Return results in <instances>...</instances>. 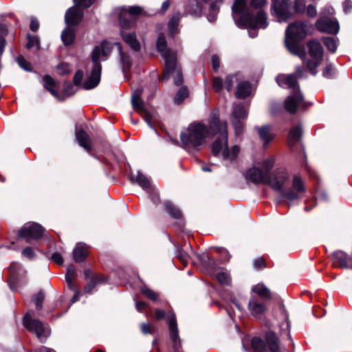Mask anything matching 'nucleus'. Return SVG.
I'll list each match as a JSON object with an SVG mask.
<instances>
[{"mask_svg": "<svg viewBox=\"0 0 352 352\" xmlns=\"http://www.w3.org/2000/svg\"><path fill=\"white\" fill-rule=\"evenodd\" d=\"M217 135L216 140L211 145L214 156L220 153L224 160H234L240 151L235 145L228 149V125L226 122H221L217 113H212L208 120V126L201 122H193L180 133V140L186 148H197L206 143L207 138Z\"/></svg>", "mask_w": 352, "mask_h": 352, "instance_id": "obj_1", "label": "nucleus"}, {"mask_svg": "<svg viewBox=\"0 0 352 352\" xmlns=\"http://www.w3.org/2000/svg\"><path fill=\"white\" fill-rule=\"evenodd\" d=\"M266 0H235L232 9L237 25H250L253 28H266L267 16L263 10Z\"/></svg>", "mask_w": 352, "mask_h": 352, "instance_id": "obj_2", "label": "nucleus"}, {"mask_svg": "<svg viewBox=\"0 0 352 352\" xmlns=\"http://www.w3.org/2000/svg\"><path fill=\"white\" fill-rule=\"evenodd\" d=\"M288 179L287 170L285 168L280 167L268 175L267 184L274 190L280 192L281 196L289 201L300 199L301 195L306 190L302 179L299 176L295 175L292 180V187L284 190L283 187Z\"/></svg>", "mask_w": 352, "mask_h": 352, "instance_id": "obj_3", "label": "nucleus"}, {"mask_svg": "<svg viewBox=\"0 0 352 352\" xmlns=\"http://www.w3.org/2000/svg\"><path fill=\"white\" fill-rule=\"evenodd\" d=\"M313 30V25L307 21H298L290 23L285 31V43L287 50L293 54L305 60V49L299 41L305 39Z\"/></svg>", "mask_w": 352, "mask_h": 352, "instance_id": "obj_4", "label": "nucleus"}, {"mask_svg": "<svg viewBox=\"0 0 352 352\" xmlns=\"http://www.w3.org/2000/svg\"><path fill=\"white\" fill-rule=\"evenodd\" d=\"M276 80L279 86L292 89V92L285 101V109L290 113H294L298 108L305 109L311 104L304 101L294 74H279Z\"/></svg>", "mask_w": 352, "mask_h": 352, "instance_id": "obj_5", "label": "nucleus"}, {"mask_svg": "<svg viewBox=\"0 0 352 352\" xmlns=\"http://www.w3.org/2000/svg\"><path fill=\"white\" fill-rule=\"evenodd\" d=\"M112 50L111 43L104 41L94 47L92 52L93 65L88 78L82 85L85 89H91L96 87L100 81L102 65L100 60H105Z\"/></svg>", "mask_w": 352, "mask_h": 352, "instance_id": "obj_6", "label": "nucleus"}, {"mask_svg": "<svg viewBox=\"0 0 352 352\" xmlns=\"http://www.w3.org/2000/svg\"><path fill=\"white\" fill-rule=\"evenodd\" d=\"M309 54L311 57L307 63V67L314 76L316 74L315 69L321 64L323 60V47L317 40H311L307 43Z\"/></svg>", "mask_w": 352, "mask_h": 352, "instance_id": "obj_7", "label": "nucleus"}, {"mask_svg": "<svg viewBox=\"0 0 352 352\" xmlns=\"http://www.w3.org/2000/svg\"><path fill=\"white\" fill-rule=\"evenodd\" d=\"M142 12L140 6H131L128 8L125 7L118 8L114 13L118 17L119 24L122 29L129 28L132 24V19Z\"/></svg>", "mask_w": 352, "mask_h": 352, "instance_id": "obj_8", "label": "nucleus"}, {"mask_svg": "<svg viewBox=\"0 0 352 352\" xmlns=\"http://www.w3.org/2000/svg\"><path fill=\"white\" fill-rule=\"evenodd\" d=\"M10 276L8 280V285L12 292H16L18 288L25 283L23 278L25 276V271L18 262H13L9 266Z\"/></svg>", "mask_w": 352, "mask_h": 352, "instance_id": "obj_9", "label": "nucleus"}, {"mask_svg": "<svg viewBox=\"0 0 352 352\" xmlns=\"http://www.w3.org/2000/svg\"><path fill=\"white\" fill-rule=\"evenodd\" d=\"M23 324L30 331L36 333L37 338L41 342H45L50 335L49 330L38 320H32L29 314L23 318Z\"/></svg>", "mask_w": 352, "mask_h": 352, "instance_id": "obj_10", "label": "nucleus"}, {"mask_svg": "<svg viewBox=\"0 0 352 352\" xmlns=\"http://www.w3.org/2000/svg\"><path fill=\"white\" fill-rule=\"evenodd\" d=\"M44 229L37 223H32L25 225L19 231L18 236L20 238L25 239L27 243L31 240H37L42 237Z\"/></svg>", "mask_w": 352, "mask_h": 352, "instance_id": "obj_11", "label": "nucleus"}, {"mask_svg": "<svg viewBox=\"0 0 352 352\" xmlns=\"http://www.w3.org/2000/svg\"><path fill=\"white\" fill-rule=\"evenodd\" d=\"M142 91L141 89H136L131 96V104L134 109H135L146 122L148 125L153 129L155 128L151 123L152 116L149 112L145 108L144 102L141 99Z\"/></svg>", "mask_w": 352, "mask_h": 352, "instance_id": "obj_12", "label": "nucleus"}, {"mask_svg": "<svg viewBox=\"0 0 352 352\" xmlns=\"http://www.w3.org/2000/svg\"><path fill=\"white\" fill-rule=\"evenodd\" d=\"M167 318L169 327V336L173 342L174 351L179 352L182 349V342L179 336L175 315L173 313H170L168 314Z\"/></svg>", "mask_w": 352, "mask_h": 352, "instance_id": "obj_13", "label": "nucleus"}, {"mask_svg": "<svg viewBox=\"0 0 352 352\" xmlns=\"http://www.w3.org/2000/svg\"><path fill=\"white\" fill-rule=\"evenodd\" d=\"M157 51L162 54L164 58L165 63H167V68H173L174 65V59H175L176 54L166 48V38L163 34L158 36L156 43Z\"/></svg>", "mask_w": 352, "mask_h": 352, "instance_id": "obj_14", "label": "nucleus"}, {"mask_svg": "<svg viewBox=\"0 0 352 352\" xmlns=\"http://www.w3.org/2000/svg\"><path fill=\"white\" fill-rule=\"evenodd\" d=\"M289 0H283L281 2L274 1L272 6V14L278 18L279 22L286 21L292 16L289 10Z\"/></svg>", "mask_w": 352, "mask_h": 352, "instance_id": "obj_15", "label": "nucleus"}, {"mask_svg": "<svg viewBox=\"0 0 352 352\" xmlns=\"http://www.w3.org/2000/svg\"><path fill=\"white\" fill-rule=\"evenodd\" d=\"M316 27L320 32L332 34H336L339 31L338 21L336 19H330L327 16L318 19L316 23Z\"/></svg>", "mask_w": 352, "mask_h": 352, "instance_id": "obj_16", "label": "nucleus"}, {"mask_svg": "<svg viewBox=\"0 0 352 352\" xmlns=\"http://www.w3.org/2000/svg\"><path fill=\"white\" fill-rule=\"evenodd\" d=\"M243 175L248 184L252 182L254 184L261 183L267 184L268 175L259 168L253 167L249 168Z\"/></svg>", "mask_w": 352, "mask_h": 352, "instance_id": "obj_17", "label": "nucleus"}, {"mask_svg": "<svg viewBox=\"0 0 352 352\" xmlns=\"http://www.w3.org/2000/svg\"><path fill=\"white\" fill-rule=\"evenodd\" d=\"M232 116L235 132L236 134H239L242 131L241 120L245 119L248 117V111L242 104H238L234 107Z\"/></svg>", "mask_w": 352, "mask_h": 352, "instance_id": "obj_18", "label": "nucleus"}, {"mask_svg": "<svg viewBox=\"0 0 352 352\" xmlns=\"http://www.w3.org/2000/svg\"><path fill=\"white\" fill-rule=\"evenodd\" d=\"M331 256L333 266L344 269H352V258L343 251H335Z\"/></svg>", "mask_w": 352, "mask_h": 352, "instance_id": "obj_19", "label": "nucleus"}, {"mask_svg": "<svg viewBox=\"0 0 352 352\" xmlns=\"http://www.w3.org/2000/svg\"><path fill=\"white\" fill-rule=\"evenodd\" d=\"M248 309L254 318H261L266 311V305L261 299L251 296L248 302Z\"/></svg>", "mask_w": 352, "mask_h": 352, "instance_id": "obj_20", "label": "nucleus"}, {"mask_svg": "<svg viewBox=\"0 0 352 352\" xmlns=\"http://www.w3.org/2000/svg\"><path fill=\"white\" fill-rule=\"evenodd\" d=\"M83 17V12L80 10L72 7L66 12L65 16V21L67 27H73L77 25Z\"/></svg>", "mask_w": 352, "mask_h": 352, "instance_id": "obj_21", "label": "nucleus"}, {"mask_svg": "<svg viewBox=\"0 0 352 352\" xmlns=\"http://www.w3.org/2000/svg\"><path fill=\"white\" fill-rule=\"evenodd\" d=\"M173 75L174 83L176 85H180L183 82V76L181 68L177 65V58L174 59V65L173 68L168 69L167 63H165L164 79H168L170 76Z\"/></svg>", "mask_w": 352, "mask_h": 352, "instance_id": "obj_22", "label": "nucleus"}, {"mask_svg": "<svg viewBox=\"0 0 352 352\" xmlns=\"http://www.w3.org/2000/svg\"><path fill=\"white\" fill-rule=\"evenodd\" d=\"M261 140L263 142L264 146L267 147V144L274 138V134L272 132V126L265 125L261 127H256Z\"/></svg>", "mask_w": 352, "mask_h": 352, "instance_id": "obj_23", "label": "nucleus"}, {"mask_svg": "<svg viewBox=\"0 0 352 352\" xmlns=\"http://www.w3.org/2000/svg\"><path fill=\"white\" fill-rule=\"evenodd\" d=\"M115 45L117 46L119 55H120V63L122 64V72L125 74L127 71H129L132 65V59L131 57L129 56L128 52H124L121 46V44L120 43H115Z\"/></svg>", "mask_w": 352, "mask_h": 352, "instance_id": "obj_24", "label": "nucleus"}, {"mask_svg": "<svg viewBox=\"0 0 352 352\" xmlns=\"http://www.w3.org/2000/svg\"><path fill=\"white\" fill-rule=\"evenodd\" d=\"M120 34L124 42L127 43L133 51L138 52L140 50V44L137 40L136 34L134 32H126L122 30Z\"/></svg>", "mask_w": 352, "mask_h": 352, "instance_id": "obj_25", "label": "nucleus"}, {"mask_svg": "<svg viewBox=\"0 0 352 352\" xmlns=\"http://www.w3.org/2000/svg\"><path fill=\"white\" fill-rule=\"evenodd\" d=\"M130 179L133 183L138 184L142 189L146 191L153 188L149 179L140 171H138L135 175L131 174Z\"/></svg>", "mask_w": 352, "mask_h": 352, "instance_id": "obj_26", "label": "nucleus"}, {"mask_svg": "<svg viewBox=\"0 0 352 352\" xmlns=\"http://www.w3.org/2000/svg\"><path fill=\"white\" fill-rule=\"evenodd\" d=\"M88 248L86 244L78 243L73 250L74 259L76 263H81L87 258Z\"/></svg>", "mask_w": 352, "mask_h": 352, "instance_id": "obj_27", "label": "nucleus"}, {"mask_svg": "<svg viewBox=\"0 0 352 352\" xmlns=\"http://www.w3.org/2000/svg\"><path fill=\"white\" fill-rule=\"evenodd\" d=\"M43 85L49 91L52 96L56 97L59 100H64L65 98H60L58 96V91L55 89L56 82L51 76L46 74L43 78Z\"/></svg>", "mask_w": 352, "mask_h": 352, "instance_id": "obj_28", "label": "nucleus"}, {"mask_svg": "<svg viewBox=\"0 0 352 352\" xmlns=\"http://www.w3.org/2000/svg\"><path fill=\"white\" fill-rule=\"evenodd\" d=\"M76 138L80 146L83 147L87 151H91V147L89 136L83 129L76 131Z\"/></svg>", "mask_w": 352, "mask_h": 352, "instance_id": "obj_29", "label": "nucleus"}, {"mask_svg": "<svg viewBox=\"0 0 352 352\" xmlns=\"http://www.w3.org/2000/svg\"><path fill=\"white\" fill-rule=\"evenodd\" d=\"M252 92V87L249 82H239L236 91V97L238 98H245L250 95Z\"/></svg>", "mask_w": 352, "mask_h": 352, "instance_id": "obj_30", "label": "nucleus"}, {"mask_svg": "<svg viewBox=\"0 0 352 352\" xmlns=\"http://www.w3.org/2000/svg\"><path fill=\"white\" fill-rule=\"evenodd\" d=\"M266 341L268 344V346L272 352H280L279 351V340L276 335V333L273 331H268L266 333Z\"/></svg>", "mask_w": 352, "mask_h": 352, "instance_id": "obj_31", "label": "nucleus"}, {"mask_svg": "<svg viewBox=\"0 0 352 352\" xmlns=\"http://www.w3.org/2000/svg\"><path fill=\"white\" fill-rule=\"evenodd\" d=\"M75 29L73 27H66L61 34V39L65 45L72 44L75 40Z\"/></svg>", "mask_w": 352, "mask_h": 352, "instance_id": "obj_32", "label": "nucleus"}, {"mask_svg": "<svg viewBox=\"0 0 352 352\" xmlns=\"http://www.w3.org/2000/svg\"><path fill=\"white\" fill-rule=\"evenodd\" d=\"M252 291L256 294L261 298L269 300L272 298L270 289L263 283H258L253 286Z\"/></svg>", "mask_w": 352, "mask_h": 352, "instance_id": "obj_33", "label": "nucleus"}, {"mask_svg": "<svg viewBox=\"0 0 352 352\" xmlns=\"http://www.w3.org/2000/svg\"><path fill=\"white\" fill-rule=\"evenodd\" d=\"M302 135V129L300 126H296L291 129L288 134V144L293 146L297 143Z\"/></svg>", "mask_w": 352, "mask_h": 352, "instance_id": "obj_34", "label": "nucleus"}, {"mask_svg": "<svg viewBox=\"0 0 352 352\" xmlns=\"http://www.w3.org/2000/svg\"><path fill=\"white\" fill-rule=\"evenodd\" d=\"M8 33L6 24L3 21L0 20V54L1 55L4 51L6 45L5 36Z\"/></svg>", "mask_w": 352, "mask_h": 352, "instance_id": "obj_35", "label": "nucleus"}, {"mask_svg": "<svg viewBox=\"0 0 352 352\" xmlns=\"http://www.w3.org/2000/svg\"><path fill=\"white\" fill-rule=\"evenodd\" d=\"M180 19V13H175L168 22V31L171 36L175 35L177 32V27Z\"/></svg>", "mask_w": 352, "mask_h": 352, "instance_id": "obj_36", "label": "nucleus"}, {"mask_svg": "<svg viewBox=\"0 0 352 352\" xmlns=\"http://www.w3.org/2000/svg\"><path fill=\"white\" fill-rule=\"evenodd\" d=\"M322 41L328 50L332 53L336 52L338 47V42L336 38L329 36H323Z\"/></svg>", "mask_w": 352, "mask_h": 352, "instance_id": "obj_37", "label": "nucleus"}, {"mask_svg": "<svg viewBox=\"0 0 352 352\" xmlns=\"http://www.w3.org/2000/svg\"><path fill=\"white\" fill-rule=\"evenodd\" d=\"M164 208L166 212L173 218L179 219L181 217L180 210L172 203L169 201L164 202Z\"/></svg>", "mask_w": 352, "mask_h": 352, "instance_id": "obj_38", "label": "nucleus"}, {"mask_svg": "<svg viewBox=\"0 0 352 352\" xmlns=\"http://www.w3.org/2000/svg\"><path fill=\"white\" fill-rule=\"evenodd\" d=\"M251 344L255 352H263L265 350V343L259 338H253Z\"/></svg>", "mask_w": 352, "mask_h": 352, "instance_id": "obj_39", "label": "nucleus"}, {"mask_svg": "<svg viewBox=\"0 0 352 352\" xmlns=\"http://www.w3.org/2000/svg\"><path fill=\"white\" fill-rule=\"evenodd\" d=\"M188 96V91L186 87H182L177 92L175 97V102L177 104L181 103Z\"/></svg>", "mask_w": 352, "mask_h": 352, "instance_id": "obj_40", "label": "nucleus"}, {"mask_svg": "<svg viewBox=\"0 0 352 352\" xmlns=\"http://www.w3.org/2000/svg\"><path fill=\"white\" fill-rule=\"evenodd\" d=\"M175 253L176 257L181 261L184 267L186 266L189 258L188 254L179 247L177 248Z\"/></svg>", "mask_w": 352, "mask_h": 352, "instance_id": "obj_41", "label": "nucleus"}, {"mask_svg": "<svg viewBox=\"0 0 352 352\" xmlns=\"http://www.w3.org/2000/svg\"><path fill=\"white\" fill-rule=\"evenodd\" d=\"M45 298V294L43 291L38 292L32 297V301L34 302L36 309L41 310L43 307V301Z\"/></svg>", "mask_w": 352, "mask_h": 352, "instance_id": "obj_42", "label": "nucleus"}, {"mask_svg": "<svg viewBox=\"0 0 352 352\" xmlns=\"http://www.w3.org/2000/svg\"><path fill=\"white\" fill-rule=\"evenodd\" d=\"M275 160L273 157L267 158L263 161L262 164L263 171L266 173L267 175H270V171L274 165Z\"/></svg>", "mask_w": 352, "mask_h": 352, "instance_id": "obj_43", "label": "nucleus"}, {"mask_svg": "<svg viewBox=\"0 0 352 352\" xmlns=\"http://www.w3.org/2000/svg\"><path fill=\"white\" fill-rule=\"evenodd\" d=\"M102 281V278L99 276H92L90 281L87 284L84 289V292L91 293L98 283Z\"/></svg>", "mask_w": 352, "mask_h": 352, "instance_id": "obj_44", "label": "nucleus"}, {"mask_svg": "<svg viewBox=\"0 0 352 352\" xmlns=\"http://www.w3.org/2000/svg\"><path fill=\"white\" fill-rule=\"evenodd\" d=\"M234 82H239L238 74L228 75L226 77L225 85L228 91L232 89Z\"/></svg>", "mask_w": 352, "mask_h": 352, "instance_id": "obj_45", "label": "nucleus"}, {"mask_svg": "<svg viewBox=\"0 0 352 352\" xmlns=\"http://www.w3.org/2000/svg\"><path fill=\"white\" fill-rule=\"evenodd\" d=\"M16 62L19 67L27 72L32 71V67L30 63L25 59L22 55H19L16 58Z\"/></svg>", "mask_w": 352, "mask_h": 352, "instance_id": "obj_46", "label": "nucleus"}, {"mask_svg": "<svg viewBox=\"0 0 352 352\" xmlns=\"http://www.w3.org/2000/svg\"><path fill=\"white\" fill-rule=\"evenodd\" d=\"M217 280L223 285H229L230 283V275L224 272H219L216 275Z\"/></svg>", "mask_w": 352, "mask_h": 352, "instance_id": "obj_47", "label": "nucleus"}, {"mask_svg": "<svg viewBox=\"0 0 352 352\" xmlns=\"http://www.w3.org/2000/svg\"><path fill=\"white\" fill-rule=\"evenodd\" d=\"M294 10L297 14H304L305 12V3L304 0H295Z\"/></svg>", "mask_w": 352, "mask_h": 352, "instance_id": "obj_48", "label": "nucleus"}, {"mask_svg": "<svg viewBox=\"0 0 352 352\" xmlns=\"http://www.w3.org/2000/svg\"><path fill=\"white\" fill-rule=\"evenodd\" d=\"M76 89L71 82H65L64 83L63 94L66 96H71L75 94Z\"/></svg>", "mask_w": 352, "mask_h": 352, "instance_id": "obj_49", "label": "nucleus"}, {"mask_svg": "<svg viewBox=\"0 0 352 352\" xmlns=\"http://www.w3.org/2000/svg\"><path fill=\"white\" fill-rule=\"evenodd\" d=\"M141 292L148 299L151 300H156L157 299L158 295L154 291L151 290L148 287H142L141 289Z\"/></svg>", "mask_w": 352, "mask_h": 352, "instance_id": "obj_50", "label": "nucleus"}, {"mask_svg": "<svg viewBox=\"0 0 352 352\" xmlns=\"http://www.w3.org/2000/svg\"><path fill=\"white\" fill-rule=\"evenodd\" d=\"M146 192L148 194V196L153 204H157L158 203H160V195L158 191L155 188L153 187L148 191H146Z\"/></svg>", "mask_w": 352, "mask_h": 352, "instance_id": "obj_51", "label": "nucleus"}, {"mask_svg": "<svg viewBox=\"0 0 352 352\" xmlns=\"http://www.w3.org/2000/svg\"><path fill=\"white\" fill-rule=\"evenodd\" d=\"M223 87V80L220 77H214L212 78V87L217 92L221 91Z\"/></svg>", "mask_w": 352, "mask_h": 352, "instance_id": "obj_52", "label": "nucleus"}, {"mask_svg": "<svg viewBox=\"0 0 352 352\" xmlns=\"http://www.w3.org/2000/svg\"><path fill=\"white\" fill-rule=\"evenodd\" d=\"M335 74V69L332 64H328L323 70L322 75L324 78H331Z\"/></svg>", "mask_w": 352, "mask_h": 352, "instance_id": "obj_53", "label": "nucleus"}, {"mask_svg": "<svg viewBox=\"0 0 352 352\" xmlns=\"http://www.w3.org/2000/svg\"><path fill=\"white\" fill-rule=\"evenodd\" d=\"M76 274V267L74 265H69L67 268L65 279H73Z\"/></svg>", "mask_w": 352, "mask_h": 352, "instance_id": "obj_54", "label": "nucleus"}, {"mask_svg": "<svg viewBox=\"0 0 352 352\" xmlns=\"http://www.w3.org/2000/svg\"><path fill=\"white\" fill-rule=\"evenodd\" d=\"M58 72L60 75H67L70 72L69 67L66 63H60L57 67Z\"/></svg>", "mask_w": 352, "mask_h": 352, "instance_id": "obj_55", "label": "nucleus"}, {"mask_svg": "<svg viewBox=\"0 0 352 352\" xmlns=\"http://www.w3.org/2000/svg\"><path fill=\"white\" fill-rule=\"evenodd\" d=\"M74 3L78 6L87 8L90 7L96 0H73Z\"/></svg>", "mask_w": 352, "mask_h": 352, "instance_id": "obj_56", "label": "nucleus"}, {"mask_svg": "<svg viewBox=\"0 0 352 352\" xmlns=\"http://www.w3.org/2000/svg\"><path fill=\"white\" fill-rule=\"evenodd\" d=\"M306 15L310 18H314L317 15L316 8L313 5H309L307 8H305Z\"/></svg>", "mask_w": 352, "mask_h": 352, "instance_id": "obj_57", "label": "nucleus"}, {"mask_svg": "<svg viewBox=\"0 0 352 352\" xmlns=\"http://www.w3.org/2000/svg\"><path fill=\"white\" fill-rule=\"evenodd\" d=\"M253 266L256 270L263 269L265 267V262L263 257L256 258L253 262Z\"/></svg>", "mask_w": 352, "mask_h": 352, "instance_id": "obj_58", "label": "nucleus"}, {"mask_svg": "<svg viewBox=\"0 0 352 352\" xmlns=\"http://www.w3.org/2000/svg\"><path fill=\"white\" fill-rule=\"evenodd\" d=\"M83 72L82 70H78L74 76V82L76 85H80L83 78Z\"/></svg>", "mask_w": 352, "mask_h": 352, "instance_id": "obj_59", "label": "nucleus"}, {"mask_svg": "<svg viewBox=\"0 0 352 352\" xmlns=\"http://www.w3.org/2000/svg\"><path fill=\"white\" fill-rule=\"evenodd\" d=\"M212 66L214 72H218L220 67V59L219 57L216 54L212 56Z\"/></svg>", "mask_w": 352, "mask_h": 352, "instance_id": "obj_60", "label": "nucleus"}, {"mask_svg": "<svg viewBox=\"0 0 352 352\" xmlns=\"http://www.w3.org/2000/svg\"><path fill=\"white\" fill-rule=\"evenodd\" d=\"M52 260L58 265H63V258L60 254L58 252L53 253L51 256Z\"/></svg>", "mask_w": 352, "mask_h": 352, "instance_id": "obj_61", "label": "nucleus"}, {"mask_svg": "<svg viewBox=\"0 0 352 352\" xmlns=\"http://www.w3.org/2000/svg\"><path fill=\"white\" fill-rule=\"evenodd\" d=\"M305 74V68L302 66H297L295 69V72L293 74L296 76V80L297 78H301L304 77Z\"/></svg>", "mask_w": 352, "mask_h": 352, "instance_id": "obj_62", "label": "nucleus"}, {"mask_svg": "<svg viewBox=\"0 0 352 352\" xmlns=\"http://www.w3.org/2000/svg\"><path fill=\"white\" fill-rule=\"evenodd\" d=\"M343 11L344 13L348 14L352 10V1L351 0H345L343 2Z\"/></svg>", "mask_w": 352, "mask_h": 352, "instance_id": "obj_63", "label": "nucleus"}, {"mask_svg": "<svg viewBox=\"0 0 352 352\" xmlns=\"http://www.w3.org/2000/svg\"><path fill=\"white\" fill-rule=\"evenodd\" d=\"M22 254L25 257L32 258L34 256V252L31 247H27L23 250Z\"/></svg>", "mask_w": 352, "mask_h": 352, "instance_id": "obj_64", "label": "nucleus"}]
</instances>
